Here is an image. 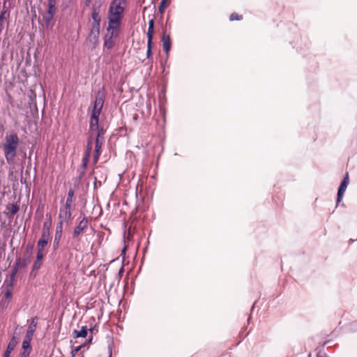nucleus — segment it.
<instances>
[{
  "instance_id": "26",
  "label": "nucleus",
  "mask_w": 357,
  "mask_h": 357,
  "mask_svg": "<svg viewBox=\"0 0 357 357\" xmlns=\"http://www.w3.org/2000/svg\"><path fill=\"white\" fill-rule=\"evenodd\" d=\"M74 194H75L74 190L72 188H70V190L68 192V195H67V198L66 200V203H67L68 204H73V199L74 197Z\"/></svg>"
},
{
  "instance_id": "27",
  "label": "nucleus",
  "mask_w": 357,
  "mask_h": 357,
  "mask_svg": "<svg viewBox=\"0 0 357 357\" xmlns=\"http://www.w3.org/2000/svg\"><path fill=\"white\" fill-rule=\"evenodd\" d=\"M43 209H44V205L40 204L38 205L36 211V216L39 219H42L43 217Z\"/></svg>"
},
{
  "instance_id": "40",
  "label": "nucleus",
  "mask_w": 357,
  "mask_h": 357,
  "mask_svg": "<svg viewBox=\"0 0 357 357\" xmlns=\"http://www.w3.org/2000/svg\"><path fill=\"white\" fill-rule=\"evenodd\" d=\"M10 303V301L2 300L0 303V307L2 309L6 308Z\"/></svg>"
},
{
  "instance_id": "43",
  "label": "nucleus",
  "mask_w": 357,
  "mask_h": 357,
  "mask_svg": "<svg viewBox=\"0 0 357 357\" xmlns=\"http://www.w3.org/2000/svg\"><path fill=\"white\" fill-rule=\"evenodd\" d=\"M37 273H38V271H33V269L31 268V270L29 273V276L31 278H36Z\"/></svg>"
},
{
  "instance_id": "30",
  "label": "nucleus",
  "mask_w": 357,
  "mask_h": 357,
  "mask_svg": "<svg viewBox=\"0 0 357 357\" xmlns=\"http://www.w3.org/2000/svg\"><path fill=\"white\" fill-rule=\"evenodd\" d=\"M33 250V245L29 244L26 248V256L27 259H30L32 251Z\"/></svg>"
},
{
  "instance_id": "12",
  "label": "nucleus",
  "mask_w": 357,
  "mask_h": 357,
  "mask_svg": "<svg viewBox=\"0 0 357 357\" xmlns=\"http://www.w3.org/2000/svg\"><path fill=\"white\" fill-rule=\"evenodd\" d=\"M18 343L17 339L15 336H13L10 340L7 345L6 349L3 354V357H10L11 352L15 349V347Z\"/></svg>"
},
{
  "instance_id": "6",
  "label": "nucleus",
  "mask_w": 357,
  "mask_h": 357,
  "mask_svg": "<svg viewBox=\"0 0 357 357\" xmlns=\"http://www.w3.org/2000/svg\"><path fill=\"white\" fill-rule=\"evenodd\" d=\"M349 174L348 173H346L345 176L344 177L343 180L342 181L338 190H337V203L341 202L344 193L346 191L347 187L349 184Z\"/></svg>"
},
{
  "instance_id": "29",
  "label": "nucleus",
  "mask_w": 357,
  "mask_h": 357,
  "mask_svg": "<svg viewBox=\"0 0 357 357\" xmlns=\"http://www.w3.org/2000/svg\"><path fill=\"white\" fill-rule=\"evenodd\" d=\"M92 146H93V142H92L91 139L90 138L87 141L86 150L85 155H87L90 156L91 152V150H92Z\"/></svg>"
},
{
  "instance_id": "21",
  "label": "nucleus",
  "mask_w": 357,
  "mask_h": 357,
  "mask_svg": "<svg viewBox=\"0 0 357 357\" xmlns=\"http://www.w3.org/2000/svg\"><path fill=\"white\" fill-rule=\"evenodd\" d=\"M154 33V20L151 19L149 22V28L147 31V38L153 39Z\"/></svg>"
},
{
  "instance_id": "9",
  "label": "nucleus",
  "mask_w": 357,
  "mask_h": 357,
  "mask_svg": "<svg viewBox=\"0 0 357 357\" xmlns=\"http://www.w3.org/2000/svg\"><path fill=\"white\" fill-rule=\"evenodd\" d=\"M161 41L162 43V48L164 52L168 54L171 50L172 40L169 35H168L165 31H163L162 33Z\"/></svg>"
},
{
  "instance_id": "39",
  "label": "nucleus",
  "mask_w": 357,
  "mask_h": 357,
  "mask_svg": "<svg viewBox=\"0 0 357 357\" xmlns=\"http://www.w3.org/2000/svg\"><path fill=\"white\" fill-rule=\"evenodd\" d=\"M85 174V169H82V167L80 169L78 170V179L79 181H81L82 178L84 177Z\"/></svg>"
},
{
  "instance_id": "14",
  "label": "nucleus",
  "mask_w": 357,
  "mask_h": 357,
  "mask_svg": "<svg viewBox=\"0 0 357 357\" xmlns=\"http://www.w3.org/2000/svg\"><path fill=\"white\" fill-rule=\"evenodd\" d=\"M88 331L92 333L93 328L89 329L86 326H82L79 331L74 330L73 335L75 337H85L87 335Z\"/></svg>"
},
{
  "instance_id": "1",
  "label": "nucleus",
  "mask_w": 357,
  "mask_h": 357,
  "mask_svg": "<svg viewBox=\"0 0 357 357\" xmlns=\"http://www.w3.org/2000/svg\"><path fill=\"white\" fill-rule=\"evenodd\" d=\"M127 0H112L110 3L108 11V26L107 31L109 32L111 29H119L121 25L123 15L125 7L121 4H126Z\"/></svg>"
},
{
  "instance_id": "23",
  "label": "nucleus",
  "mask_w": 357,
  "mask_h": 357,
  "mask_svg": "<svg viewBox=\"0 0 357 357\" xmlns=\"http://www.w3.org/2000/svg\"><path fill=\"white\" fill-rule=\"evenodd\" d=\"M95 132H97L96 139L104 140V135L106 130L103 128V127L101 126L98 130H95Z\"/></svg>"
},
{
  "instance_id": "18",
  "label": "nucleus",
  "mask_w": 357,
  "mask_h": 357,
  "mask_svg": "<svg viewBox=\"0 0 357 357\" xmlns=\"http://www.w3.org/2000/svg\"><path fill=\"white\" fill-rule=\"evenodd\" d=\"M50 236L41 235V238L38 241L37 248L38 250L43 251L44 248L47 245Z\"/></svg>"
},
{
  "instance_id": "28",
  "label": "nucleus",
  "mask_w": 357,
  "mask_h": 357,
  "mask_svg": "<svg viewBox=\"0 0 357 357\" xmlns=\"http://www.w3.org/2000/svg\"><path fill=\"white\" fill-rule=\"evenodd\" d=\"M63 221L61 220L56 227L55 234L62 235L63 234Z\"/></svg>"
},
{
  "instance_id": "34",
  "label": "nucleus",
  "mask_w": 357,
  "mask_h": 357,
  "mask_svg": "<svg viewBox=\"0 0 357 357\" xmlns=\"http://www.w3.org/2000/svg\"><path fill=\"white\" fill-rule=\"evenodd\" d=\"M103 141L102 139H96V141H95V149L98 151V150H100L101 149V147H102V143H103Z\"/></svg>"
},
{
  "instance_id": "31",
  "label": "nucleus",
  "mask_w": 357,
  "mask_h": 357,
  "mask_svg": "<svg viewBox=\"0 0 357 357\" xmlns=\"http://www.w3.org/2000/svg\"><path fill=\"white\" fill-rule=\"evenodd\" d=\"M47 13H52L54 15L55 13V3H49L48 2V9L47 10Z\"/></svg>"
},
{
  "instance_id": "47",
  "label": "nucleus",
  "mask_w": 357,
  "mask_h": 357,
  "mask_svg": "<svg viewBox=\"0 0 357 357\" xmlns=\"http://www.w3.org/2000/svg\"><path fill=\"white\" fill-rule=\"evenodd\" d=\"M317 357H328L326 354H324L323 355L321 354V352H319L317 354Z\"/></svg>"
},
{
  "instance_id": "25",
  "label": "nucleus",
  "mask_w": 357,
  "mask_h": 357,
  "mask_svg": "<svg viewBox=\"0 0 357 357\" xmlns=\"http://www.w3.org/2000/svg\"><path fill=\"white\" fill-rule=\"evenodd\" d=\"M153 39H148L147 40V51H146V57L147 59H150L152 57V42Z\"/></svg>"
},
{
  "instance_id": "36",
  "label": "nucleus",
  "mask_w": 357,
  "mask_h": 357,
  "mask_svg": "<svg viewBox=\"0 0 357 357\" xmlns=\"http://www.w3.org/2000/svg\"><path fill=\"white\" fill-rule=\"evenodd\" d=\"M166 2H167V0H162L161 1L160 3V6L158 7V11L160 13H162L164 12Z\"/></svg>"
},
{
  "instance_id": "53",
  "label": "nucleus",
  "mask_w": 357,
  "mask_h": 357,
  "mask_svg": "<svg viewBox=\"0 0 357 357\" xmlns=\"http://www.w3.org/2000/svg\"><path fill=\"white\" fill-rule=\"evenodd\" d=\"M0 26H2V24H0Z\"/></svg>"
},
{
  "instance_id": "22",
  "label": "nucleus",
  "mask_w": 357,
  "mask_h": 357,
  "mask_svg": "<svg viewBox=\"0 0 357 357\" xmlns=\"http://www.w3.org/2000/svg\"><path fill=\"white\" fill-rule=\"evenodd\" d=\"M62 238V235L54 234L52 248L54 251H56L59 248V243Z\"/></svg>"
},
{
  "instance_id": "42",
  "label": "nucleus",
  "mask_w": 357,
  "mask_h": 357,
  "mask_svg": "<svg viewBox=\"0 0 357 357\" xmlns=\"http://www.w3.org/2000/svg\"><path fill=\"white\" fill-rule=\"evenodd\" d=\"M29 261V259H27V258H24L22 261L21 260V264L20 266L22 268H25L27 266V261Z\"/></svg>"
},
{
  "instance_id": "37",
  "label": "nucleus",
  "mask_w": 357,
  "mask_h": 357,
  "mask_svg": "<svg viewBox=\"0 0 357 357\" xmlns=\"http://www.w3.org/2000/svg\"><path fill=\"white\" fill-rule=\"evenodd\" d=\"M43 259V251L37 250L36 261H41Z\"/></svg>"
},
{
  "instance_id": "5",
  "label": "nucleus",
  "mask_w": 357,
  "mask_h": 357,
  "mask_svg": "<svg viewBox=\"0 0 357 357\" xmlns=\"http://www.w3.org/2000/svg\"><path fill=\"white\" fill-rule=\"evenodd\" d=\"M119 29H111L109 32H107L104 36V48L111 50L114 45V42L113 38H116L119 36Z\"/></svg>"
},
{
  "instance_id": "16",
  "label": "nucleus",
  "mask_w": 357,
  "mask_h": 357,
  "mask_svg": "<svg viewBox=\"0 0 357 357\" xmlns=\"http://www.w3.org/2000/svg\"><path fill=\"white\" fill-rule=\"evenodd\" d=\"M100 6L93 5L92 6L91 18L93 21L101 22V17L100 16Z\"/></svg>"
},
{
  "instance_id": "48",
  "label": "nucleus",
  "mask_w": 357,
  "mask_h": 357,
  "mask_svg": "<svg viewBox=\"0 0 357 357\" xmlns=\"http://www.w3.org/2000/svg\"><path fill=\"white\" fill-rule=\"evenodd\" d=\"M91 0H85V6H89L91 4Z\"/></svg>"
},
{
  "instance_id": "7",
  "label": "nucleus",
  "mask_w": 357,
  "mask_h": 357,
  "mask_svg": "<svg viewBox=\"0 0 357 357\" xmlns=\"http://www.w3.org/2000/svg\"><path fill=\"white\" fill-rule=\"evenodd\" d=\"M71 206L72 204L66 203L63 208H61L59 215L60 219H63L68 223L70 222L72 218Z\"/></svg>"
},
{
  "instance_id": "38",
  "label": "nucleus",
  "mask_w": 357,
  "mask_h": 357,
  "mask_svg": "<svg viewBox=\"0 0 357 357\" xmlns=\"http://www.w3.org/2000/svg\"><path fill=\"white\" fill-rule=\"evenodd\" d=\"M100 155V150L97 151L96 149L94 150V154H93V161L94 162H96Z\"/></svg>"
},
{
  "instance_id": "2",
  "label": "nucleus",
  "mask_w": 357,
  "mask_h": 357,
  "mask_svg": "<svg viewBox=\"0 0 357 357\" xmlns=\"http://www.w3.org/2000/svg\"><path fill=\"white\" fill-rule=\"evenodd\" d=\"M19 144L20 139L16 133H11L6 136L2 149L8 164L12 165L15 162Z\"/></svg>"
},
{
  "instance_id": "46",
  "label": "nucleus",
  "mask_w": 357,
  "mask_h": 357,
  "mask_svg": "<svg viewBox=\"0 0 357 357\" xmlns=\"http://www.w3.org/2000/svg\"><path fill=\"white\" fill-rule=\"evenodd\" d=\"M29 355H30V354H28V353H26V352H22V353L20 354V357H29Z\"/></svg>"
},
{
  "instance_id": "20",
  "label": "nucleus",
  "mask_w": 357,
  "mask_h": 357,
  "mask_svg": "<svg viewBox=\"0 0 357 357\" xmlns=\"http://www.w3.org/2000/svg\"><path fill=\"white\" fill-rule=\"evenodd\" d=\"M13 287V283L9 282L6 287V291L3 294L5 300L9 301L12 297V289Z\"/></svg>"
},
{
  "instance_id": "52",
  "label": "nucleus",
  "mask_w": 357,
  "mask_h": 357,
  "mask_svg": "<svg viewBox=\"0 0 357 357\" xmlns=\"http://www.w3.org/2000/svg\"><path fill=\"white\" fill-rule=\"evenodd\" d=\"M308 357H311V355H310V354H309V355H308Z\"/></svg>"
},
{
  "instance_id": "51",
  "label": "nucleus",
  "mask_w": 357,
  "mask_h": 357,
  "mask_svg": "<svg viewBox=\"0 0 357 357\" xmlns=\"http://www.w3.org/2000/svg\"><path fill=\"white\" fill-rule=\"evenodd\" d=\"M48 2L49 3H56V0H48Z\"/></svg>"
},
{
  "instance_id": "32",
  "label": "nucleus",
  "mask_w": 357,
  "mask_h": 357,
  "mask_svg": "<svg viewBox=\"0 0 357 357\" xmlns=\"http://www.w3.org/2000/svg\"><path fill=\"white\" fill-rule=\"evenodd\" d=\"M89 155H84V156L82 158V165H81V167L82 169H85L87 164H88V162H89Z\"/></svg>"
},
{
  "instance_id": "13",
  "label": "nucleus",
  "mask_w": 357,
  "mask_h": 357,
  "mask_svg": "<svg viewBox=\"0 0 357 357\" xmlns=\"http://www.w3.org/2000/svg\"><path fill=\"white\" fill-rule=\"evenodd\" d=\"M46 218L47 221L43 224L41 235L50 236V229L52 224L51 214L50 213H46Z\"/></svg>"
},
{
  "instance_id": "50",
  "label": "nucleus",
  "mask_w": 357,
  "mask_h": 357,
  "mask_svg": "<svg viewBox=\"0 0 357 357\" xmlns=\"http://www.w3.org/2000/svg\"><path fill=\"white\" fill-rule=\"evenodd\" d=\"M123 271H124V269H123V267L122 266V267L120 268L119 273V274H121V273L123 272Z\"/></svg>"
},
{
  "instance_id": "11",
  "label": "nucleus",
  "mask_w": 357,
  "mask_h": 357,
  "mask_svg": "<svg viewBox=\"0 0 357 357\" xmlns=\"http://www.w3.org/2000/svg\"><path fill=\"white\" fill-rule=\"evenodd\" d=\"M38 317L35 316L32 318L30 324L28 327L25 336L32 337H33L38 324Z\"/></svg>"
},
{
  "instance_id": "10",
  "label": "nucleus",
  "mask_w": 357,
  "mask_h": 357,
  "mask_svg": "<svg viewBox=\"0 0 357 357\" xmlns=\"http://www.w3.org/2000/svg\"><path fill=\"white\" fill-rule=\"evenodd\" d=\"M99 117L100 115L91 114L90 120H89V130L91 132H95V130H98L101 126L99 125Z\"/></svg>"
},
{
  "instance_id": "17",
  "label": "nucleus",
  "mask_w": 357,
  "mask_h": 357,
  "mask_svg": "<svg viewBox=\"0 0 357 357\" xmlns=\"http://www.w3.org/2000/svg\"><path fill=\"white\" fill-rule=\"evenodd\" d=\"M21 264V257H18L16 259L15 263L13 267L11 274L10 275V282H13L15 280V275L18 271V268Z\"/></svg>"
},
{
  "instance_id": "35",
  "label": "nucleus",
  "mask_w": 357,
  "mask_h": 357,
  "mask_svg": "<svg viewBox=\"0 0 357 357\" xmlns=\"http://www.w3.org/2000/svg\"><path fill=\"white\" fill-rule=\"evenodd\" d=\"M41 267V261H36L33 262V264L32 266V268L33 269V271H38L40 268Z\"/></svg>"
},
{
  "instance_id": "33",
  "label": "nucleus",
  "mask_w": 357,
  "mask_h": 357,
  "mask_svg": "<svg viewBox=\"0 0 357 357\" xmlns=\"http://www.w3.org/2000/svg\"><path fill=\"white\" fill-rule=\"evenodd\" d=\"M242 19V16L238 15L236 13H233L229 16L230 21L240 20Z\"/></svg>"
},
{
  "instance_id": "41",
  "label": "nucleus",
  "mask_w": 357,
  "mask_h": 357,
  "mask_svg": "<svg viewBox=\"0 0 357 357\" xmlns=\"http://www.w3.org/2000/svg\"><path fill=\"white\" fill-rule=\"evenodd\" d=\"M81 348L82 346L79 345L73 349L71 351L72 356L74 357L76 355V354L81 349Z\"/></svg>"
},
{
  "instance_id": "8",
  "label": "nucleus",
  "mask_w": 357,
  "mask_h": 357,
  "mask_svg": "<svg viewBox=\"0 0 357 357\" xmlns=\"http://www.w3.org/2000/svg\"><path fill=\"white\" fill-rule=\"evenodd\" d=\"M100 22L93 21L91 26L90 36L93 37L96 43L98 41L100 35Z\"/></svg>"
},
{
  "instance_id": "24",
  "label": "nucleus",
  "mask_w": 357,
  "mask_h": 357,
  "mask_svg": "<svg viewBox=\"0 0 357 357\" xmlns=\"http://www.w3.org/2000/svg\"><path fill=\"white\" fill-rule=\"evenodd\" d=\"M54 15L52 13H50L46 12V13L43 15V20L45 24L48 26L53 19Z\"/></svg>"
},
{
  "instance_id": "4",
  "label": "nucleus",
  "mask_w": 357,
  "mask_h": 357,
  "mask_svg": "<svg viewBox=\"0 0 357 357\" xmlns=\"http://www.w3.org/2000/svg\"><path fill=\"white\" fill-rule=\"evenodd\" d=\"M80 216H82V219L79 221L78 225L75 227L73 232V238H77L80 234L84 231L88 227L89 218H87L84 213H80Z\"/></svg>"
},
{
  "instance_id": "15",
  "label": "nucleus",
  "mask_w": 357,
  "mask_h": 357,
  "mask_svg": "<svg viewBox=\"0 0 357 357\" xmlns=\"http://www.w3.org/2000/svg\"><path fill=\"white\" fill-rule=\"evenodd\" d=\"M32 337H26L25 336L24 337V339L22 342V349H23V351L22 352H26L28 354H31V351H32V347H31V342L32 340Z\"/></svg>"
},
{
  "instance_id": "44",
  "label": "nucleus",
  "mask_w": 357,
  "mask_h": 357,
  "mask_svg": "<svg viewBox=\"0 0 357 357\" xmlns=\"http://www.w3.org/2000/svg\"><path fill=\"white\" fill-rule=\"evenodd\" d=\"M7 10H3L0 14V21H3L5 19V14Z\"/></svg>"
},
{
  "instance_id": "19",
  "label": "nucleus",
  "mask_w": 357,
  "mask_h": 357,
  "mask_svg": "<svg viewBox=\"0 0 357 357\" xmlns=\"http://www.w3.org/2000/svg\"><path fill=\"white\" fill-rule=\"evenodd\" d=\"M20 206L17 202L15 204H8L6 206V210L9 211V213L10 214L11 216L16 214L18 212Z\"/></svg>"
},
{
  "instance_id": "49",
  "label": "nucleus",
  "mask_w": 357,
  "mask_h": 357,
  "mask_svg": "<svg viewBox=\"0 0 357 357\" xmlns=\"http://www.w3.org/2000/svg\"><path fill=\"white\" fill-rule=\"evenodd\" d=\"M108 350H109V357H112V347H111V345H109Z\"/></svg>"
},
{
  "instance_id": "45",
  "label": "nucleus",
  "mask_w": 357,
  "mask_h": 357,
  "mask_svg": "<svg viewBox=\"0 0 357 357\" xmlns=\"http://www.w3.org/2000/svg\"><path fill=\"white\" fill-rule=\"evenodd\" d=\"M126 250H127V247L124 246V248H123V250L121 251V255L123 256V258H124V257H125V255H126Z\"/></svg>"
},
{
  "instance_id": "3",
  "label": "nucleus",
  "mask_w": 357,
  "mask_h": 357,
  "mask_svg": "<svg viewBox=\"0 0 357 357\" xmlns=\"http://www.w3.org/2000/svg\"><path fill=\"white\" fill-rule=\"evenodd\" d=\"M105 92L104 87H102V89H98L96 93L91 114L100 115L105 102Z\"/></svg>"
}]
</instances>
